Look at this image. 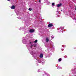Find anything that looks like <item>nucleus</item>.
<instances>
[{
  "mask_svg": "<svg viewBox=\"0 0 76 76\" xmlns=\"http://www.w3.org/2000/svg\"><path fill=\"white\" fill-rule=\"evenodd\" d=\"M46 42H48L49 41V39H48V38H46Z\"/></svg>",
  "mask_w": 76,
  "mask_h": 76,
  "instance_id": "423d86ee",
  "label": "nucleus"
},
{
  "mask_svg": "<svg viewBox=\"0 0 76 76\" xmlns=\"http://www.w3.org/2000/svg\"><path fill=\"white\" fill-rule=\"evenodd\" d=\"M44 56V55H43V54H41L40 55L39 57L40 58H42L43 57V56Z\"/></svg>",
  "mask_w": 76,
  "mask_h": 76,
  "instance_id": "20e7f679",
  "label": "nucleus"
},
{
  "mask_svg": "<svg viewBox=\"0 0 76 76\" xmlns=\"http://www.w3.org/2000/svg\"><path fill=\"white\" fill-rule=\"evenodd\" d=\"M55 4H54V3H53L52 4V6H54V5Z\"/></svg>",
  "mask_w": 76,
  "mask_h": 76,
  "instance_id": "1a4fd4ad",
  "label": "nucleus"
},
{
  "mask_svg": "<svg viewBox=\"0 0 76 76\" xmlns=\"http://www.w3.org/2000/svg\"><path fill=\"white\" fill-rule=\"evenodd\" d=\"M61 5H62V4L61 3L58 4V5H57V7H60V6H61Z\"/></svg>",
  "mask_w": 76,
  "mask_h": 76,
  "instance_id": "7ed1b4c3",
  "label": "nucleus"
},
{
  "mask_svg": "<svg viewBox=\"0 0 76 76\" xmlns=\"http://www.w3.org/2000/svg\"><path fill=\"white\" fill-rule=\"evenodd\" d=\"M53 26V24L52 23H50L48 25V27L49 28H50V27H51V26Z\"/></svg>",
  "mask_w": 76,
  "mask_h": 76,
  "instance_id": "f03ea898",
  "label": "nucleus"
},
{
  "mask_svg": "<svg viewBox=\"0 0 76 76\" xmlns=\"http://www.w3.org/2000/svg\"><path fill=\"white\" fill-rule=\"evenodd\" d=\"M58 61H61V58H60L59 59Z\"/></svg>",
  "mask_w": 76,
  "mask_h": 76,
  "instance_id": "6e6552de",
  "label": "nucleus"
},
{
  "mask_svg": "<svg viewBox=\"0 0 76 76\" xmlns=\"http://www.w3.org/2000/svg\"><path fill=\"white\" fill-rule=\"evenodd\" d=\"M32 43V42H30V44H31Z\"/></svg>",
  "mask_w": 76,
  "mask_h": 76,
  "instance_id": "ddd939ff",
  "label": "nucleus"
},
{
  "mask_svg": "<svg viewBox=\"0 0 76 76\" xmlns=\"http://www.w3.org/2000/svg\"><path fill=\"white\" fill-rule=\"evenodd\" d=\"M32 10V9L31 8H29L28 9V10H29V11H31V10Z\"/></svg>",
  "mask_w": 76,
  "mask_h": 76,
  "instance_id": "0eeeda50",
  "label": "nucleus"
},
{
  "mask_svg": "<svg viewBox=\"0 0 76 76\" xmlns=\"http://www.w3.org/2000/svg\"><path fill=\"white\" fill-rule=\"evenodd\" d=\"M34 31L35 30L34 29H31L30 30L29 32L30 33H32V32H34Z\"/></svg>",
  "mask_w": 76,
  "mask_h": 76,
  "instance_id": "f257e3e1",
  "label": "nucleus"
},
{
  "mask_svg": "<svg viewBox=\"0 0 76 76\" xmlns=\"http://www.w3.org/2000/svg\"><path fill=\"white\" fill-rule=\"evenodd\" d=\"M11 8L12 9H15V6H14V5H12V6Z\"/></svg>",
  "mask_w": 76,
  "mask_h": 76,
  "instance_id": "39448f33",
  "label": "nucleus"
},
{
  "mask_svg": "<svg viewBox=\"0 0 76 76\" xmlns=\"http://www.w3.org/2000/svg\"><path fill=\"white\" fill-rule=\"evenodd\" d=\"M33 46V45H32L31 46H30L31 48H32V47Z\"/></svg>",
  "mask_w": 76,
  "mask_h": 76,
  "instance_id": "9b49d317",
  "label": "nucleus"
},
{
  "mask_svg": "<svg viewBox=\"0 0 76 76\" xmlns=\"http://www.w3.org/2000/svg\"><path fill=\"white\" fill-rule=\"evenodd\" d=\"M8 1H10V0H7Z\"/></svg>",
  "mask_w": 76,
  "mask_h": 76,
  "instance_id": "4468645a",
  "label": "nucleus"
},
{
  "mask_svg": "<svg viewBox=\"0 0 76 76\" xmlns=\"http://www.w3.org/2000/svg\"><path fill=\"white\" fill-rule=\"evenodd\" d=\"M37 41H38V40H36L34 41V42L35 43H37Z\"/></svg>",
  "mask_w": 76,
  "mask_h": 76,
  "instance_id": "9d476101",
  "label": "nucleus"
},
{
  "mask_svg": "<svg viewBox=\"0 0 76 76\" xmlns=\"http://www.w3.org/2000/svg\"><path fill=\"white\" fill-rule=\"evenodd\" d=\"M39 3H40V2H41V0H39Z\"/></svg>",
  "mask_w": 76,
  "mask_h": 76,
  "instance_id": "f8f14e48",
  "label": "nucleus"
}]
</instances>
